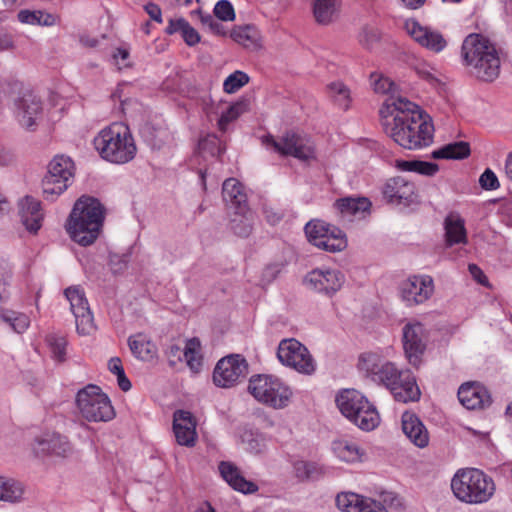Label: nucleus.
Instances as JSON below:
<instances>
[{
    "label": "nucleus",
    "mask_w": 512,
    "mask_h": 512,
    "mask_svg": "<svg viewBox=\"0 0 512 512\" xmlns=\"http://www.w3.org/2000/svg\"><path fill=\"white\" fill-rule=\"evenodd\" d=\"M434 292L433 280L430 276H411L401 285V295L407 305L422 304Z\"/></svg>",
    "instance_id": "6ab92c4d"
},
{
    "label": "nucleus",
    "mask_w": 512,
    "mask_h": 512,
    "mask_svg": "<svg viewBox=\"0 0 512 512\" xmlns=\"http://www.w3.org/2000/svg\"><path fill=\"white\" fill-rule=\"evenodd\" d=\"M402 370H398L396 366L387 361L379 374L374 377V382L384 385L387 389L394 384V381L401 375Z\"/></svg>",
    "instance_id": "09e8293b"
},
{
    "label": "nucleus",
    "mask_w": 512,
    "mask_h": 512,
    "mask_svg": "<svg viewBox=\"0 0 512 512\" xmlns=\"http://www.w3.org/2000/svg\"><path fill=\"white\" fill-rule=\"evenodd\" d=\"M404 27L417 44L431 52L440 53L447 46V41L440 31L424 26L413 18L407 19Z\"/></svg>",
    "instance_id": "dca6fc26"
},
{
    "label": "nucleus",
    "mask_w": 512,
    "mask_h": 512,
    "mask_svg": "<svg viewBox=\"0 0 512 512\" xmlns=\"http://www.w3.org/2000/svg\"><path fill=\"white\" fill-rule=\"evenodd\" d=\"M438 170L439 166L436 163L417 160L414 172L425 176H433Z\"/></svg>",
    "instance_id": "052dcab7"
},
{
    "label": "nucleus",
    "mask_w": 512,
    "mask_h": 512,
    "mask_svg": "<svg viewBox=\"0 0 512 512\" xmlns=\"http://www.w3.org/2000/svg\"><path fill=\"white\" fill-rule=\"evenodd\" d=\"M248 102L246 100L238 101L232 104L218 120V127L221 131H225L227 125L237 119L241 114L248 110Z\"/></svg>",
    "instance_id": "49530a36"
},
{
    "label": "nucleus",
    "mask_w": 512,
    "mask_h": 512,
    "mask_svg": "<svg viewBox=\"0 0 512 512\" xmlns=\"http://www.w3.org/2000/svg\"><path fill=\"white\" fill-rule=\"evenodd\" d=\"M64 295L75 317L77 332L81 335L91 334L95 329L94 320L83 289L80 286L68 287Z\"/></svg>",
    "instance_id": "f8f14e48"
},
{
    "label": "nucleus",
    "mask_w": 512,
    "mask_h": 512,
    "mask_svg": "<svg viewBox=\"0 0 512 512\" xmlns=\"http://www.w3.org/2000/svg\"><path fill=\"white\" fill-rule=\"evenodd\" d=\"M415 184L404 177L390 178L383 186L386 201L393 205L409 206L416 199Z\"/></svg>",
    "instance_id": "aec40b11"
},
{
    "label": "nucleus",
    "mask_w": 512,
    "mask_h": 512,
    "mask_svg": "<svg viewBox=\"0 0 512 512\" xmlns=\"http://www.w3.org/2000/svg\"><path fill=\"white\" fill-rule=\"evenodd\" d=\"M279 361L297 372L311 375L316 370V362L309 350L294 338L283 339L277 349Z\"/></svg>",
    "instance_id": "9d476101"
},
{
    "label": "nucleus",
    "mask_w": 512,
    "mask_h": 512,
    "mask_svg": "<svg viewBox=\"0 0 512 512\" xmlns=\"http://www.w3.org/2000/svg\"><path fill=\"white\" fill-rule=\"evenodd\" d=\"M46 341L50 347L53 358L59 362L66 359V346L67 341L62 336L48 335Z\"/></svg>",
    "instance_id": "3c124183"
},
{
    "label": "nucleus",
    "mask_w": 512,
    "mask_h": 512,
    "mask_svg": "<svg viewBox=\"0 0 512 512\" xmlns=\"http://www.w3.org/2000/svg\"><path fill=\"white\" fill-rule=\"evenodd\" d=\"M94 147L106 161L125 164L134 159L136 144L127 125L112 123L102 129L94 138Z\"/></svg>",
    "instance_id": "20e7f679"
},
{
    "label": "nucleus",
    "mask_w": 512,
    "mask_h": 512,
    "mask_svg": "<svg viewBox=\"0 0 512 512\" xmlns=\"http://www.w3.org/2000/svg\"><path fill=\"white\" fill-rule=\"evenodd\" d=\"M401 422L404 434L416 447L425 448L428 446V430L416 414L404 412Z\"/></svg>",
    "instance_id": "a878e982"
},
{
    "label": "nucleus",
    "mask_w": 512,
    "mask_h": 512,
    "mask_svg": "<svg viewBox=\"0 0 512 512\" xmlns=\"http://www.w3.org/2000/svg\"><path fill=\"white\" fill-rule=\"evenodd\" d=\"M317 467L314 463L306 461H296L294 463L295 475L300 480H306L313 477Z\"/></svg>",
    "instance_id": "6e6d98bb"
},
{
    "label": "nucleus",
    "mask_w": 512,
    "mask_h": 512,
    "mask_svg": "<svg viewBox=\"0 0 512 512\" xmlns=\"http://www.w3.org/2000/svg\"><path fill=\"white\" fill-rule=\"evenodd\" d=\"M33 452L37 457L68 458L73 454L74 449L66 436L52 433L37 438L33 444Z\"/></svg>",
    "instance_id": "a211bd4d"
},
{
    "label": "nucleus",
    "mask_w": 512,
    "mask_h": 512,
    "mask_svg": "<svg viewBox=\"0 0 512 512\" xmlns=\"http://www.w3.org/2000/svg\"><path fill=\"white\" fill-rule=\"evenodd\" d=\"M110 265H111L112 272L114 274H120L126 268L127 261L123 257L113 256V257H111Z\"/></svg>",
    "instance_id": "e2e57ef3"
},
{
    "label": "nucleus",
    "mask_w": 512,
    "mask_h": 512,
    "mask_svg": "<svg viewBox=\"0 0 512 512\" xmlns=\"http://www.w3.org/2000/svg\"><path fill=\"white\" fill-rule=\"evenodd\" d=\"M17 19L23 24L47 27L53 26L57 22V17L55 15L42 10H20L17 14Z\"/></svg>",
    "instance_id": "4c0bfd02"
},
{
    "label": "nucleus",
    "mask_w": 512,
    "mask_h": 512,
    "mask_svg": "<svg viewBox=\"0 0 512 512\" xmlns=\"http://www.w3.org/2000/svg\"><path fill=\"white\" fill-rule=\"evenodd\" d=\"M222 195L226 204L235 210L248 207L245 189L236 178H228L223 182Z\"/></svg>",
    "instance_id": "bb28decb"
},
{
    "label": "nucleus",
    "mask_w": 512,
    "mask_h": 512,
    "mask_svg": "<svg viewBox=\"0 0 512 512\" xmlns=\"http://www.w3.org/2000/svg\"><path fill=\"white\" fill-rule=\"evenodd\" d=\"M232 39L248 49L260 47V36L258 30L253 26L236 27L231 32Z\"/></svg>",
    "instance_id": "58836bf2"
},
{
    "label": "nucleus",
    "mask_w": 512,
    "mask_h": 512,
    "mask_svg": "<svg viewBox=\"0 0 512 512\" xmlns=\"http://www.w3.org/2000/svg\"><path fill=\"white\" fill-rule=\"evenodd\" d=\"M199 149L203 152L208 151L212 156H219L222 149L216 136H208L199 142Z\"/></svg>",
    "instance_id": "13d9d810"
},
{
    "label": "nucleus",
    "mask_w": 512,
    "mask_h": 512,
    "mask_svg": "<svg viewBox=\"0 0 512 512\" xmlns=\"http://www.w3.org/2000/svg\"><path fill=\"white\" fill-rule=\"evenodd\" d=\"M19 214L22 224L26 230L36 234L42 227L44 213L41 209V203L37 199L26 196L19 202Z\"/></svg>",
    "instance_id": "b1692460"
},
{
    "label": "nucleus",
    "mask_w": 512,
    "mask_h": 512,
    "mask_svg": "<svg viewBox=\"0 0 512 512\" xmlns=\"http://www.w3.org/2000/svg\"><path fill=\"white\" fill-rule=\"evenodd\" d=\"M304 230L308 241L322 250L340 252L347 246L343 231L324 221L311 220L305 225Z\"/></svg>",
    "instance_id": "1a4fd4ad"
},
{
    "label": "nucleus",
    "mask_w": 512,
    "mask_h": 512,
    "mask_svg": "<svg viewBox=\"0 0 512 512\" xmlns=\"http://www.w3.org/2000/svg\"><path fill=\"white\" fill-rule=\"evenodd\" d=\"M332 449L340 460L347 463L361 461L365 455L364 450L357 443L348 440H335L332 443Z\"/></svg>",
    "instance_id": "473e14b6"
},
{
    "label": "nucleus",
    "mask_w": 512,
    "mask_h": 512,
    "mask_svg": "<svg viewBox=\"0 0 512 512\" xmlns=\"http://www.w3.org/2000/svg\"><path fill=\"white\" fill-rule=\"evenodd\" d=\"M41 99L31 91L23 92L14 101V114L21 127L34 131L42 118Z\"/></svg>",
    "instance_id": "ddd939ff"
},
{
    "label": "nucleus",
    "mask_w": 512,
    "mask_h": 512,
    "mask_svg": "<svg viewBox=\"0 0 512 512\" xmlns=\"http://www.w3.org/2000/svg\"><path fill=\"white\" fill-rule=\"evenodd\" d=\"M336 404L340 412L347 418L355 416L357 410L366 404V398L357 390L346 389L336 397Z\"/></svg>",
    "instance_id": "c756f323"
},
{
    "label": "nucleus",
    "mask_w": 512,
    "mask_h": 512,
    "mask_svg": "<svg viewBox=\"0 0 512 512\" xmlns=\"http://www.w3.org/2000/svg\"><path fill=\"white\" fill-rule=\"evenodd\" d=\"M201 344L199 339L192 338L186 342L184 358L192 371H199L202 366Z\"/></svg>",
    "instance_id": "c03bdc74"
},
{
    "label": "nucleus",
    "mask_w": 512,
    "mask_h": 512,
    "mask_svg": "<svg viewBox=\"0 0 512 512\" xmlns=\"http://www.w3.org/2000/svg\"><path fill=\"white\" fill-rule=\"evenodd\" d=\"M74 177V163L64 155L55 156L48 165V171L42 180L43 195L53 201L71 184Z\"/></svg>",
    "instance_id": "6e6552de"
},
{
    "label": "nucleus",
    "mask_w": 512,
    "mask_h": 512,
    "mask_svg": "<svg viewBox=\"0 0 512 512\" xmlns=\"http://www.w3.org/2000/svg\"><path fill=\"white\" fill-rule=\"evenodd\" d=\"M24 493L20 482L12 478L0 476V500L6 502H18Z\"/></svg>",
    "instance_id": "79ce46f5"
},
{
    "label": "nucleus",
    "mask_w": 512,
    "mask_h": 512,
    "mask_svg": "<svg viewBox=\"0 0 512 512\" xmlns=\"http://www.w3.org/2000/svg\"><path fill=\"white\" fill-rule=\"evenodd\" d=\"M445 235L449 246L467 242L464 220L458 215H449L445 219Z\"/></svg>",
    "instance_id": "72a5a7b5"
},
{
    "label": "nucleus",
    "mask_w": 512,
    "mask_h": 512,
    "mask_svg": "<svg viewBox=\"0 0 512 512\" xmlns=\"http://www.w3.org/2000/svg\"><path fill=\"white\" fill-rule=\"evenodd\" d=\"M197 15L203 26H207L209 30L215 34H223L222 24L216 20L211 14L204 13L201 8L191 12V16Z\"/></svg>",
    "instance_id": "603ef678"
},
{
    "label": "nucleus",
    "mask_w": 512,
    "mask_h": 512,
    "mask_svg": "<svg viewBox=\"0 0 512 512\" xmlns=\"http://www.w3.org/2000/svg\"><path fill=\"white\" fill-rule=\"evenodd\" d=\"M349 420L360 429L371 431L379 425L380 416L376 408L366 399V404H362L355 413V416Z\"/></svg>",
    "instance_id": "7c9ffc66"
},
{
    "label": "nucleus",
    "mask_w": 512,
    "mask_h": 512,
    "mask_svg": "<svg viewBox=\"0 0 512 512\" xmlns=\"http://www.w3.org/2000/svg\"><path fill=\"white\" fill-rule=\"evenodd\" d=\"M165 32L168 35L180 33L184 42L188 46H195L200 42L201 39L199 33L190 25L186 19L182 17L177 19H170L168 21Z\"/></svg>",
    "instance_id": "2f4dec72"
},
{
    "label": "nucleus",
    "mask_w": 512,
    "mask_h": 512,
    "mask_svg": "<svg viewBox=\"0 0 512 512\" xmlns=\"http://www.w3.org/2000/svg\"><path fill=\"white\" fill-rule=\"evenodd\" d=\"M359 43L365 49H372L380 40V33L378 29L373 27H364L358 36Z\"/></svg>",
    "instance_id": "864d4df0"
},
{
    "label": "nucleus",
    "mask_w": 512,
    "mask_h": 512,
    "mask_svg": "<svg viewBox=\"0 0 512 512\" xmlns=\"http://www.w3.org/2000/svg\"><path fill=\"white\" fill-rule=\"evenodd\" d=\"M454 496L462 503L483 504L495 494V482L484 471L477 468H461L451 479Z\"/></svg>",
    "instance_id": "39448f33"
},
{
    "label": "nucleus",
    "mask_w": 512,
    "mask_h": 512,
    "mask_svg": "<svg viewBox=\"0 0 512 512\" xmlns=\"http://www.w3.org/2000/svg\"><path fill=\"white\" fill-rule=\"evenodd\" d=\"M458 399L469 410L482 409L491 403L487 389L478 382L462 384L458 389Z\"/></svg>",
    "instance_id": "4be33fe9"
},
{
    "label": "nucleus",
    "mask_w": 512,
    "mask_h": 512,
    "mask_svg": "<svg viewBox=\"0 0 512 512\" xmlns=\"http://www.w3.org/2000/svg\"><path fill=\"white\" fill-rule=\"evenodd\" d=\"M426 332L419 323H408L403 328V347L410 364L418 366L426 349Z\"/></svg>",
    "instance_id": "f3484780"
},
{
    "label": "nucleus",
    "mask_w": 512,
    "mask_h": 512,
    "mask_svg": "<svg viewBox=\"0 0 512 512\" xmlns=\"http://www.w3.org/2000/svg\"><path fill=\"white\" fill-rule=\"evenodd\" d=\"M214 16L221 21H233L235 19V11L230 1L220 0L216 3Z\"/></svg>",
    "instance_id": "5fc2aeb1"
},
{
    "label": "nucleus",
    "mask_w": 512,
    "mask_h": 512,
    "mask_svg": "<svg viewBox=\"0 0 512 512\" xmlns=\"http://www.w3.org/2000/svg\"><path fill=\"white\" fill-rule=\"evenodd\" d=\"M380 116L386 134L405 149H420L433 142L430 117L406 98L390 96L381 107Z\"/></svg>",
    "instance_id": "f257e3e1"
},
{
    "label": "nucleus",
    "mask_w": 512,
    "mask_h": 512,
    "mask_svg": "<svg viewBox=\"0 0 512 512\" xmlns=\"http://www.w3.org/2000/svg\"><path fill=\"white\" fill-rule=\"evenodd\" d=\"M173 431L179 445L192 447L196 441V423L190 412L177 410L173 416Z\"/></svg>",
    "instance_id": "5701e85b"
},
{
    "label": "nucleus",
    "mask_w": 512,
    "mask_h": 512,
    "mask_svg": "<svg viewBox=\"0 0 512 512\" xmlns=\"http://www.w3.org/2000/svg\"><path fill=\"white\" fill-rule=\"evenodd\" d=\"M265 143L271 145L281 155L293 156L300 160L314 157V149L310 141L294 132L285 133L280 140L267 137Z\"/></svg>",
    "instance_id": "4468645a"
},
{
    "label": "nucleus",
    "mask_w": 512,
    "mask_h": 512,
    "mask_svg": "<svg viewBox=\"0 0 512 512\" xmlns=\"http://www.w3.org/2000/svg\"><path fill=\"white\" fill-rule=\"evenodd\" d=\"M248 390L258 402L273 409L287 407L293 395L290 387L279 378L264 374L251 377Z\"/></svg>",
    "instance_id": "423d86ee"
},
{
    "label": "nucleus",
    "mask_w": 512,
    "mask_h": 512,
    "mask_svg": "<svg viewBox=\"0 0 512 512\" xmlns=\"http://www.w3.org/2000/svg\"><path fill=\"white\" fill-rule=\"evenodd\" d=\"M394 399L398 402H414L420 398V389L414 375L409 370L401 371L394 384L389 387Z\"/></svg>",
    "instance_id": "393cba45"
},
{
    "label": "nucleus",
    "mask_w": 512,
    "mask_h": 512,
    "mask_svg": "<svg viewBox=\"0 0 512 512\" xmlns=\"http://www.w3.org/2000/svg\"><path fill=\"white\" fill-rule=\"evenodd\" d=\"M145 11L154 21L159 23L162 22V12L158 5L154 3H148L147 5H145Z\"/></svg>",
    "instance_id": "0e129e2a"
},
{
    "label": "nucleus",
    "mask_w": 512,
    "mask_h": 512,
    "mask_svg": "<svg viewBox=\"0 0 512 512\" xmlns=\"http://www.w3.org/2000/svg\"><path fill=\"white\" fill-rule=\"evenodd\" d=\"M0 319L19 334L26 331L30 325V320L27 315L13 310L0 311Z\"/></svg>",
    "instance_id": "37998d69"
},
{
    "label": "nucleus",
    "mask_w": 512,
    "mask_h": 512,
    "mask_svg": "<svg viewBox=\"0 0 512 512\" xmlns=\"http://www.w3.org/2000/svg\"><path fill=\"white\" fill-rule=\"evenodd\" d=\"M465 64L478 79L494 81L500 73V58L495 46L481 34H469L462 44Z\"/></svg>",
    "instance_id": "7ed1b4c3"
},
{
    "label": "nucleus",
    "mask_w": 512,
    "mask_h": 512,
    "mask_svg": "<svg viewBox=\"0 0 512 512\" xmlns=\"http://www.w3.org/2000/svg\"><path fill=\"white\" fill-rule=\"evenodd\" d=\"M338 0H314L313 14L318 24L328 25L338 15Z\"/></svg>",
    "instance_id": "c9c22d12"
},
{
    "label": "nucleus",
    "mask_w": 512,
    "mask_h": 512,
    "mask_svg": "<svg viewBox=\"0 0 512 512\" xmlns=\"http://www.w3.org/2000/svg\"><path fill=\"white\" fill-rule=\"evenodd\" d=\"M344 281L345 277L339 270L320 268L313 269L303 279L308 289L327 296H332L339 291Z\"/></svg>",
    "instance_id": "2eb2a0df"
},
{
    "label": "nucleus",
    "mask_w": 512,
    "mask_h": 512,
    "mask_svg": "<svg viewBox=\"0 0 512 512\" xmlns=\"http://www.w3.org/2000/svg\"><path fill=\"white\" fill-rule=\"evenodd\" d=\"M335 503L341 512H387L381 502L353 492L337 494Z\"/></svg>",
    "instance_id": "412c9836"
},
{
    "label": "nucleus",
    "mask_w": 512,
    "mask_h": 512,
    "mask_svg": "<svg viewBox=\"0 0 512 512\" xmlns=\"http://www.w3.org/2000/svg\"><path fill=\"white\" fill-rule=\"evenodd\" d=\"M248 373V364L240 355H230L222 358L216 364L213 372L214 384L221 388L236 385Z\"/></svg>",
    "instance_id": "9b49d317"
},
{
    "label": "nucleus",
    "mask_w": 512,
    "mask_h": 512,
    "mask_svg": "<svg viewBox=\"0 0 512 512\" xmlns=\"http://www.w3.org/2000/svg\"><path fill=\"white\" fill-rule=\"evenodd\" d=\"M105 219V208L92 196L82 195L76 200L65 223L70 238L81 246L92 245L100 235Z\"/></svg>",
    "instance_id": "f03ea898"
},
{
    "label": "nucleus",
    "mask_w": 512,
    "mask_h": 512,
    "mask_svg": "<svg viewBox=\"0 0 512 512\" xmlns=\"http://www.w3.org/2000/svg\"><path fill=\"white\" fill-rule=\"evenodd\" d=\"M109 371L116 376L124 372L121 359L119 357H113L108 363Z\"/></svg>",
    "instance_id": "338daca9"
},
{
    "label": "nucleus",
    "mask_w": 512,
    "mask_h": 512,
    "mask_svg": "<svg viewBox=\"0 0 512 512\" xmlns=\"http://www.w3.org/2000/svg\"><path fill=\"white\" fill-rule=\"evenodd\" d=\"M372 86L376 93L387 94L393 91L394 83L387 77L378 74L371 75Z\"/></svg>",
    "instance_id": "4d7b16f0"
},
{
    "label": "nucleus",
    "mask_w": 512,
    "mask_h": 512,
    "mask_svg": "<svg viewBox=\"0 0 512 512\" xmlns=\"http://www.w3.org/2000/svg\"><path fill=\"white\" fill-rule=\"evenodd\" d=\"M468 270L475 281L485 287L489 286L488 278L480 267H478L476 264H469Z\"/></svg>",
    "instance_id": "680f3d73"
},
{
    "label": "nucleus",
    "mask_w": 512,
    "mask_h": 512,
    "mask_svg": "<svg viewBox=\"0 0 512 512\" xmlns=\"http://www.w3.org/2000/svg\"><path fill=\"white\" fill-rule=\"evenodd\" d=\"M128 345L132 354L142 361H151L157 357L156 345L145 334L130 336Z\"/></svg>",
    "instance_id": "c85d7f7f"
},
{
    "label": "nucleus",
    "mask_w": 512,
    "mask_h": 512,
    "mask_svg": "<svg viewBox=\"0 0 512 512\" xmlns=\"http://www.w3.org/2000/svg\"><path fill=\"white\" fill-rule=\"evenodd\" d=\"M370 206L371 202L365 197H346L338 199L335 202V207L343 216H352L360 212H365L370 208Z\"/></svg>",
    "instance_id": "ea45409f"
},
{
    "label": "nucleus",
    "mask_w": 512,
    "mask_h": 512,
    "mask_svg": "<svg viewBox=\"0 0 512 512\" xmlns=\"http://www.w3.org/2000/svg\"><path fill=\"white\" fill-rule=\"evenodd\" d=\"M230 229L232 232L242 238L248 237L253 229V214L247 207L235 210L230 220Z\"/></svg>",
    "instance_id": "f704fd0d"
},
{
    "label": "nucleus",
    "mask_w": 512,
    "mask_h": 512,
    "mask_svg": "<svg viewBox=\"0 0 512 512\" xmlns=\"http://www.w3.org/2000/svg\"><path fill=\"white\" fill-rule=\"evenodd\" d=\"M328 91L336 105L341 109L347 110L350 106V90L342 82H333L328 85Z\"/></svg>",
    "instance_id": "a18cd8bd"
},
{
    "label": "nucleus",
    "mask_w": 512,
    "mask_h": 512,
    "mask_svg": "<svg viewBox=\"0 0 512 512\" xmlns=\"http://www.w3.org/2000/svg\"><path fill=\"white\" fill-rule=\"evenodd\" d=\"M219 471L225 481L236 491L248 494L254 493L258 490V486L241 476L237 468L231 463L221 462L219 465Z\"/></svg>",
    "instance_id": "cd10ccee"
},
{
    "label": "nucleus",
    "mask_w": 512,
    "mask_h": 512,
    "mask_svg": "<svg viewBox=\"0 0 512 512\" xmlns=\"http://www.w3.org/2000/svg\"><path fill=\"white\" fill-rule=\"evenodd\" d=\"M479 182L482 188L486 190H494L499 187V181L497 179V176L490 169H486L483 172V174L480 176Z\"/></svg>",
    "instance_id": "bf43d9fd"
},
{
    "label": "nucleus",
    "mask_w": 512,
    "mask_h": 512,
    "mask_svg": "<svg viewBox=\"0 0 512 512\" xmlns=\"http://www.w3.org/2000/svg\"><path fill=\"white\" fill-rule=\"evenodd\" d=\"M387 361L379 354L373 352L363 353L359 357L358 367L367 377L374 380Z\"/></svg>",
    "instance_id": "a19ab883"
},
{
    "label": "nucleus",
    "mask_w": 512,
    "mask_h": 512,
    "mask_svg": "<svg viewBox=\"0 0 512 512\" xmlns=\"http://www.w3.org/2000/svg\"><path fill=\"white\" fill-rule=\"evenodd\" d=\"M469 155L470 145L464 141L449 143L434 150L431 154L434 159H464Z\"/></svg>",
    "instance_id": "e433bc0d"
},
{
    "label": "nucleus",
    "mask_w": 512,
    "mask_h": 512,
    "mask_svg": "<svg viewBox=\"0 0 512 512\" xmlns=\"http://www.w3.org/2000/svg\"><path fill=\"white\" fill-rule=\"evenodd\" d=\"M249 82V76L242 71H235L230 74L223 83V89L226 93H235Z\"/></svg>",
    "instance_id": "8fccbe9b"
},
{
    "label": "nucleus",
    "mask_w": 512,
    "mask_h": 512,
    "mask_svg": "<svg viewBox=\"0 0 512 512\" xmlns=\"http://www.w3.org/2000/svg\"><path fill=\"white\" fill-rule=\"evenodd\" d=\"M417 160H397L396 167L401 171L414 172Z\"/></svg>",
    "instance_id": "774afa93"
},
{
    "label": "nucleus",
    "mask_w": 512,
    "mask_h": 512,
    "mask_svg": "<svg viewBox=\"0 0 512 512\" xmlns=\"http://www.w3.org/2000/svg\"><path fill=\"white\" fill-rule=\"evenodd\" d=\"M243 442L246 450L252 454L259 455L266 451V438L260 433L246 432L243 435Z\"/></svg>",
    "instance_id": "de8ad7c7"
},
{
    "label": "nucleus",
    "mask_w": 512,
    "mask_h": 512,
    "mask_svg": "<svg viewBox=\"0 0 512 512\" xmlns=\"http://www.w3.org/2000/svg\"><path fill=\"white\" fill-rule=\"evenodd\" d=\"M76 405L81 416L89 422H108L115 417L110 399L97 385L89 384L79 390Z\"/></svg>",
    "instance_id": "0eeeda50"
},
{
    "label": "nucleus",
    "mask_w": 512,
    "mask_h": 512,
    "mask_svg": "<svg viewBox=\"0 0 512 512\" xmlns=\"http://www.w3.org/2000/svg\"><path fill=\"white\" fill-rule=\"evenodd\" d=\"M14 162V155L7 148L0 146V166H8Z\"/></svg>",
    "instance_id": "69168bd1"
}]
</instances>
